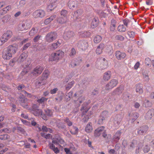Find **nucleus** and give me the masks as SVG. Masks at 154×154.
I'll return each instance as SVG.
<instances>
[{
    "mask_svg": "<svg viewBox=\"0 0 154 154\" xmlns=\"http://www.w3.org/2000/svg\"><path fill=\"white\" fill-rule=\"evenodd\" d=\"M17 48L15 46L13 45L9 46L6 50H4L2 53V58L5 60H9L11 58L12 55L16 52Z\"/></svg>",
    "mask_w": 154,
    "mask_h": 154,
    "instance_id": "nucleus-1",
    "label": "nucleus"
},
{
    "mask_svg": "<svg viewBox=\"0 0 154 154\" xmlns=\"http://www.w3.org/2000/svg\"><path fill=\"white\" fill-rule=\"evenodd\" d=\"M64 53L60 50L52 53L49 56V60L51 61L58 62L64 56Z\"/></svg>",
    "mask_w": 154,
    "mask_h": 154,
    "instance_id": "nucleus-2",
    "label": "nucleus"
},
{
    "mask_svg": "<svg viewBox=\"0 0 154 154\" xmlns=\"http://www.w3.org/2000/svg\"><path fill=\"white\" fill-rule=\"evenodd\" d=\"M12 35V32L10 30H8L5 33L0 39V46L7 42L11 37Z\"/></svg>",
    "mask_w": 154,
    "mask_h": 154,
    "instance_id": "nucleus-3",
    "label": "nucleus"
},
{
    "mask_svg": "<svg viewBox=\"0 0 154 154\" xmlns=\"http://www.w3.org/2000/svg\"><path fill=\"white\" fill-rule=\"evenodd\" d=\"M57 37V33L55 32H51L48 33L45 36V41L48 43L52 42L55 40Z\"/></svg>",
    "mask_w": 154,
    "mask_h": 154,
    "instance_id": "nucleus-4",
    "label": "nucleus"
},
{
    "mask_svg": "<svg viewBox=\"0 0 154 154\" xmlns=\"http://www.w3.org/2000/svg\"><path fill=\"white\" fill-rule=\"evenodd\" d=\"M19 103L21 106L26 108H28V100L23 94H21L18 97Z\"/></svg>",
    "mask_w": 154,
    "mask_h": 154,
    "instance_id": "nucleus-5",
    "label": "nucleus"
},
{
    "mask_svg": "<svg viewBox=\"0 0 154 154\" xmlns=\"http://www.w3.org/2000/svg\"><path fill=\"white\" fill-rule=\"evenodd\" d=\"M44 69L41 66H37L31 72V74L34 76H37L41 74Z\"/></svg>",
    "mask_w": 154,
    "mask_h": 154,
    "instance_id": "nucleus-6",
    "label": "nucleus"
},
{
    "mask_svg": "<svg viewBox=\"0 0 154 154\" xmlns=\"http://www.w3.org/2000/svg\"><path fill=\"white\" fill-rule=\"evenodd\" d=\"M46 13L42 9L35 11L33 13V16L35 18H42L45 15Z\"/></svg>",
    "mask_w": 154,
    "mask_h": 154,
    "instance_id": "nucleus-7",
    "label": "nucleus"
},
{
    "mask_svg": "<svg viewBox=\"0 0 154 154\" xmlns=\"http://www.w3.org/2000/svg\"><path fill=\"white\" fill-rule=\"evenodd\" d=\"M75 35V33L71 31H66L64 33L63 38L66 40L73 39Z\"/></svg>",
    "mask_w": 154,
    "mask_h": 154,
    "instance_id": "nucleus-8",
    "label": "nucleus"
},
{
    "mask_svg": "<svg viewBox=\"0 0 154 154\" xmlns=\"http://www.w3.org/2000/svg\"><path fill=\"white\" fill-rule=\"evenodd\" d=\"M31 26L30 24H28V23L26 22V24L25 23H23L20 24L18 25V29L20 31H23L24 30H27Z\"/></svg>",
    "mask_w": 154,
    "mask_h": 154,
    "instance_id": "nucleus-9",
    "label": "nucleus"
},
{
    "mask_svg": "<svg viewBox=\"0 0 154 154\" xmlns=\"http://www.w3.org/2000/svg\"><path fill=\"white\" fill-rule=\"evenodd\" d=\"M104 128V126L100 127L97 128L94 131V136L96 137L99 136L101 134H102Z\"/></svg>",
    "mask_w": 154,
    "mask_h": 154,
    "instance_id": "nucleus-10",
    "label": "nucleus"
},
{
    "mask_svg": "<svg viewBox=\"0 0 154 154\" xmlns=\"http://www.w3.org/2000/svg\"><path fill=\"white\" fill-rule=\"evenodd\" d=\"M78 2L76 0H70L68 2V5L70 9H72L78 6Z\"/></svg>",
    "mask_w": 154,
    "mask_h": 154,
    "instance_id": "nucleus-11",
    "label": "nucleus"
},
{
    "mask_svg": "<svg viewBox=\"0 0 154 154\" xmlns=\"http://www.w3.org/2000/svg\"><path fill=\"white\" fill-rule=\"evenodd\" d=\"M154 115V109H149L146 113L145 118L147 120L151 119Z\"/></svg>",
    "mask_w": 154,
    "mask_h": 154,
    "instance_id": "nucleus-12",
    "label": "nucleus"
},
{
    "mask_svg": "<svg viewBox=\"0 0 154 154\" xmlns=\"http://www.w3.org/2000/svg\"><path fill=\"white\" fill-rule=\"evenodd\" d=\"M148 130V127L144 125L140 127L138 129L137 133L140 135H142L146 133Z\"/></svg>",
    "mask_w": 154,
    "mask_h": 154,
    "instance_id": "nucleus-13",
    "label": "nucleus"
},
{
    "mask_svg": "<svg viewBox=\"0 0 154 154\" xmlns=\"http://www.w3.org/2000/svg\"><path fill=\"white\" fill-rule=\"evenodd\" d=\"M88 104L87 103H84L82 105L80 110L82 111V115H83L87 113L89 108L88 107Z\"/></svg>",
    "mask_w": 154,
    "mask_h": 154,
    "instance_id": "nucleus-14",
    "label": "nucleus"
},
{
    "mask_svg": "<svg viewBox=\"0 0 154 154\" xmlns=\"http://www.w3.org/2000/svg\"><path fill=\"white\" fill-rule=\"evenodd\" d=\"M116 86V80H111L110 82L107 84L105 88V89L108 90Z\"/></svg>",
    "mask_w": 154,
    "mask_h": 154,
    "instance_id": "nucleus-15",
    "label": "nucleus"
},
{
    "mask_svg": "<svg viewBox=\"0 0 154 154\" xmlns=\"http://www.w3.org/2000/svg\"><path fill=\"white\" fill-rule=\"evenodd\" d=\"M99 24V19L97 17H95L92 19L91 23V26L93 28L97 27Z\"/></svg>",
    "mask_w": 154,
    "mask_h": 154,
    "instance_id": "nucleus-16",
    "label": "nucleus"
},
{
    "mask_svg": "<svg viewBox=\"0 0 154 154\" xmlns=\"http://www.w3.org/2000/svg\"><path fill=\"white\" fill-rule=\"evenodd\" d=\"M79 47L82 50H85L88 46L87 43L85 41H80L78 43Z\"/></svg>",
    "mask_w": 154,
    "mask_h": 154,
    "instance_id": "nucleus-17",
    "label": "nucleus"
},
{
    "mask_svg": "<svg viewBox=\"0 0 154 154\" xmlns=\"http://www.w3.org/2000/svg\"><path fill=\"white\" fill-rule=\"evenodd\" d=\"M28 55L26 53L23 52L19 57L18 60V62L21 63L23 62L27 57Z\"/></svg>",
    "mask_w": 154,
    "mask_h": 154,
    "instance_id": "nucleus-18",
    "label": "nucleus"
},
{
    "mask_svg": "<svg viewBox=\"0 0 154 154\" xmlns=\"http://www.w3.org/2000/svg\"><path fill=\"white\" fill-rule=\"evenodd\" d=\"M136 92L140 94L143 92V88L142 84H137L136 85Z\"/></svg>",
    "mask_w": 154,
    "mask_h": 154,
    "instance_id": "nucleus-19",
    "label": "nucleus"
},
{
    "mask_svg": "<svg viewBox=\"0 0 154 154\" xmlns=\"http://www.w3.org/2000/svg\"><path fill=\"white\" fill-rule=\"evenodd\" d=\"M81 61V60H79L77 59H74V60H72L70 65L71 67H74L77 65H79Z\"/></svg>",
    "mask_w": 154,
    "mask_h": 154,
    "instance_id": "nucleus-20",
    "label": "nucleus"
},
{
    "mask_svg": "<svg viewBox=\"0 0 154 154\" xmlns=\"http://www.w3.org/2000/svg\"><path fill=\"white\" fill-rule=\"evenodd\" d=\"M105 46L104 44L103 43L100 44L98 45L96 50V53L97 54H100L102 52V50Z\"/></svg>",
    "mask_w": 154,
    "mask_h": 154,
    "instance_id": "nucleus-21",
    "label": "nucleus"
},
{
    "mask_svg": "<svg viewBox=\"0 0 154 154\" xmlns=\"http://www.w3.org/2000/svg\"><path fill=\"white\" fill-rule=\"evenodd\" d=\"M126 56V54L124 53L118 51H116V58L119 60L124 59L125 57Z\"/></svg>",
    "mask_w": 154,
    "mask_h": 154,
    "instance_id": "nucleus-22",
    "label": "nucleus"
},
{
    "mask_svg": "<svg viewBox=\"0 0 154 154\" xmlns=\"http://www.w3.org/2000/svg\"><path fill=\"white\" fill-rule=\"evenodd\" d=\"M57 21L58 23L60 24L65 23L67 22V17H59L57 18Z\"/></svg>",
    "mask_w": 154,
    "mask_h": 154,
    "instance_id": "nucleus-23",
    "label": "nucleus"
},
{
    "mask_svg": "<svg viewBox=\"0 0 154 154\" xmlns=\"http://www.w3.org/2000/svg\"><path fill=\"white\" fill-rule=\"evenodd\" d=\"M56 17V15H53L47 18L44 21V23L46 25H48Z\"/></svg>",
    "mask_w": 154,
    "mask_h": 154,
    "instance_id": "nucleus-24",
    "label": "nucleus"
},
{
    "mask_svg": "<svg viewBox=\"0 0 154 154\" xmlns=\"http://www.w3.org/2000/svg\"><path fill=\"white\" fill-rule=\"evenodd\" d=\"M60 44L61 43L58 41L56 43H52L50 46V49L52 51L54 50L60 46Z\"/></svg>",
    "mask_w": 154,
    "mask_h": 154,
    "instance_id": "nucleus-25",
    "label": "nucleus"
},
{
    "mask_svg": "<svg viewBox=\"0 0 154 154\" xmlns=\"http://www.w3.org/2000/svg\"><path fill=\"white\" fill-rule=\"evenodd\" d=\"M102 136L105 140H109L111 138V135L110 134H107L106 131L104 129L102 133Z\"/></svg>",
    "mask_w": 154,
    "mask_h": 154,
    "instance_id": "nucleus-26",
    "label": "nucleus"
},
{
    "mask_svg": "<svg viewBox=\"0 0 154 154\" xmlns=\"http://www.w3.org/2000/svg\"><path fill=\"white\" fill-rule=\"evenodd\" d=\"M83 14V11L81 9H79L75 12V16L76 19L80 18V17Z\"/></svg>",
    "mask_w": 154,
    "mask_h": 154,
    "instance_id": "nucleus-27",
    "label": "nucleus"
},
{
    "mask_svg": "<svg viewBox=\"0 0 154 154\" xmlns=\"http://www.w3.org/2000/svg\"><path fill=\"white\" fill-rule=\"evenodd\" d=\"M111 77V72L108 71L104 73L103 78L104 80L105 81H108L110 78Z\"/></svg>",
    "mask_w": 154,
    "mask_h": 154,
    "instance_id": "nucleus-28",
    "label": "nucleus"
},
{
    "mask_svg": "<svg viewBox=\"0 0 154 154\" xmlns=\"http://www.w3.org/2000/svg\"><path fill=\"white\" fill-rule=\"evenodd\" d=\"M38 31V29L36 27H33L29 32L30 36H33L36 34Z\"/></svg>",
    "mask_w": 154,
    "mask_h": 154,
    "instance_id": "nucleus-29",
    "label": "nucleus"
},
{
    "mask_svg": "<svg viewBox=\"0 0 154 154\" xmlns=\"http://www.w3.org/2000/svg\"><path fill=\"white\" fill-rule=\"evenodd\" d=\"M10 18L11 16L10 15H5L1 18L2 21L3 22V23H7L10 20Z\"/></svg>",
    "mask_w": 154,
    "mask_h": 154,
    "instance_id": "nucleus-30",
    "label": "nucleus"
},
{
    "mask_svg": "<svg viewBox=\"0 0 154 154\" xmlns=\"http://www.w3.org/2000/svg\"><path fill=\"white\" fill-rule=\"evenodd\" d=\"M92 129L93 128L91 126V122H89L85 127V131L86 132L89 133L92 131Z\"/></svg>",
    "mask_w": 154,
    "mask_h": 154,
    "instance_id": "nucleus-31",
    "label": "nucleus"
},
{
    "mask_svg": "<svg viewBox=\"0 0 154 154\" xmlns=\"http://www.w3.org/2000/svg\"><path fill=\"white\" fill-rule=\"evenodd\" d=\"M86 113H85L84 115L82 116H84V118H83V121L84 122H86L87 121L89 118V116H91V115L92 114L91 111H89L88 112V113H87V114H86Z\"/></svg>",
    "mask_w": 154,
    "mask_h": 154,
    "instance_id": "nucleus-32",
    "label": "nucleus"
},
{
    "mask_svg": "<svg viewBox=\"0 0 154 154\" xmlns=\"http://www.w3.org/2000/svg\"><path fill=\"white\" fill-rule=\"evenodd\" d=\"M139 115L137 112H134L132 113L130 116L131 118L132 119V122L135 121L138 117Z\"/></svg>",
    "mask_w": 154,
    "mask_h": 154,
    "instance_id": "nucleus-33",
    "label": "nucleus"
},
{
    "mask_svg": "<svg viewBox=\"0 0 154 154\" xmlns=\"http://www.w3.org/2000/svg\"><path fill=\"white\" fill-rule=\"evenodd\" d=\"M116 28V21L114 19H112L111 20V24L110 26V30L112 31H114Z\"/></svg>",
    "mask_w": 154,
    "mask_h": 154,
    "instance_id": "nucleus-34",
    "label": "nucleus"
},
{
    "mask_svg": "<svg viewBox=\"0 0 154 154\" xmlns=\"http://www.w3.org/2000/svg\"><path fill=\"white\" fill-rule=\"evenodd\" d=\"M75 83V81L72 80L69 82L67 85H65L66 89L67 90H69L73 86Z\"/></svg>",
    "mask_w": 154,
    "mask_h": 154,
    "instance_id": "nucleus-35",
    "label": "nucleus"
},
{
    "mask_svg": "<svg viewBox=\"0 0 154 154\" xmlns=\"http://www.w3.org/2000/svg\"><path fill=\"white\" fill-rule=\"evenodd\" d=\"M33 114L35 116H38L42 115V111L41 109H37L32 111Z\"/></svg>",
    "mask_w": 154,
    "mask_h": 154,
    "instance_id": "nucleus-36",
    "label": "nucleus"
},
{
    "mask_svg": "<svg viewBox=\"0 0 154 154\" xmlns=\"http://www.w3.org/2000/svg\"><path fill=\"white\" fill-rule=\"evenodd\" d=\"M118 30L120 32H125L126 30V28L124 25H120L118 27Z\"/></svg>",
    "mask_w": 154,
    "mask_h": 154,
    "instance_id": "nucleus-37",
    "label": "nucleus"
},
{
    "mask_svg": "<svg viewBox=\"0 0 154 154\" xmlns=\"http://www.w3.org/2000/svg\"><path fill=\"white\" fill-rule=\"evenodd\" d=\"M108 65L107 61L102 62L100 65V67L102 69H105L107 68Z\"/></svg>",
    "mask_w": 154,
    "mask_h": 154,
    "instance_id": "nucleus-38",
    "label": "nucleus"
},
{
    "mask_svg": "<svg viewBox=\"0 0 154 154\" xmlns=\"http://www.w3.org/2000/svg\"><path fill=\"white\" fill-rule=\"evenodd\" d=\"M102 38L99 35H97L95 36L94 41L95 43H98L100 42L102 40Z\"/></svg>",
    "mask_w": 154,
    "mask_h": 154,
    "instance_id": "nucleus-39",
    "label": "nucleus"
},
{
    "mask_svg": "<svg viewBox=\"0 0 154 154\" xmlns=\"http://www.w3.org/2000/svg\"><path fill=\"white\" fill-rule=\"evenodd\" d=\"M10 138V136L7 134L0 135V140H6Z\"/></svg>",
    "mask_w": 154,
    "mask_h": 154,
    "instance_id": "nucleus-40",
    "label": "nucleus"
},
{
    "mask_svg": "<svg viewBox=\"0 0 154 154\" xmlns=\"http://www.w3.org/2000/svg\"><path fill=\"white\" fill-rule=\"evenodd\" d=\"M49 75V72L47 70H45L42 73V77L44 79H47Z\"/></svg>",
    "mask_w": 154,
    "mask_h": 154,
    "instance_id": "nucleus-41",
    "label": "nucleus"
},
{
    "mask_svg": "<svg viewBox=\"0 0 154 154\" xmlns=\"http://www.w3.org/2000/svg\"><path fill=\"white\" fill-rule=\"evenodd\" d=\"M78 131V129L75 127H73L70 130L71 133L73 134H76Z\"/></svg>",
    "mask_w": 154,
    "mask_h": 154,
    "instance_id": "nucleus-42",
    "label": "nucleus"
},
{
    "mask_svg": "<svg viewBox=\"0 0 154 154\" xmlns=\"http://www.w3.org/2000/svg\"><path fill=\"white\" fill-rule=\"evenodd\" d=\"M100 116L102 118L103 117V118L105 120V119L107 118L109 116L108 112L106 111H104L101 113Z\"/></svg>",
    "mask_w": 154,
    "mask_h": 154,
    "instance_id": "nucleus-43",
    "label": "nucleus"
},
{
    "mask_svg": "<svg viewBox=\"0 0 154 154\" xmlns=\"http://www.w3.org/2000/svg\"><path fill=\"white\" fill-rule=\"evenodd\" d=\"M76 51L75 49L74 48H72L70 52L69 55L70 57L73 58L76 55Z\"/></svg>",
    "mask_w": 154,
    "mask_h": 154,
    "instance_id": "nucleus-44",
    "label": "nucleus"
},
{
    "mask_svg": "<svg viewBox=\"0 0 154 154\" xmlns=\"http://www.w3.org/2000/svg\"><path fill=\"white\" fill-rule=\"evenodd\" d=\"M64 122L67 125L70 126L72 125V123L71 122L69 119L67 117L65 118L63 120Z\"/></svg>",
    "mask_w": 154,
    "mask_h": 154,
    "instance_id": "nucleus-45",
    "label": "nucleus"
},
{
    "mask_svg": "<svg viewBox=\"0 0 154 154\" xmlns=\"http://www.w3.org/2000/svg\"><path fill=\"white\" fill-rule=\"evenodd\" d=\"M143 105L144 106L146 107H147L151 106V104L149 100L145 99L144 101Z\"/></svg>",
    "mask_w": 154,
    "mask_h": 154,
    "instance_id": "nucleus-46",
    "label": "nucleus"
},
{
    "mask_svg": "<svg viewBox=\"0 0 154 154\" xmlns=\"http://www.w3.org/2000/svg\"><path fill=\"white\" fill-rule=\"evenodd\" d=\"M45 116H51L52 115V112L49 109H46L45 110Z\"/></svg>",
    "mask_w": 154,
    "mask_h": 154,
    "instance_id": "nucleus-47",
    "label": "nucleus"
},
{
    "mask_svg": "<svg viewBox=\"0 0 154 154\" xmlns=\"http://www.w3.org/2000/svg\"><path fill=\"white\" fill-rule=\"evenodd\" d=\"M47 99V98H46L43 97H42L41 98L38 100L37 101L38 103H44L45 101H46Z\"/></svg>",
    "mask_w": 154,
    "mask_h": 154,
    "instance_id": "nucleus-48",
    "label": "nucleus"
},
{
    "mask_svg": "<svg viewBox=\"0 0 154 154\" xmlns=\"http://www.w3.org/2000/svg\"><path fill=\"white\" fill-rule=\"evenodd\" d=\"M127 34L130 38H133L135 36V34L134 32L131 31H128Z\"/></svg>",
    "mask_w": 154,
    "mask_h": 154,
    "instance_id": "nucleus-49",
    "label": "nucleus"
},
{
    "mask_svg": "<svg viewBox=\"0 0 154 154\" xmlns=\"http://www.w3.org/2000/svg\"><path fill=\"white\" fill-rule=\"evenodd\" d=\"M17 60V59L16 58H14L11 60L9 62V65L12 66H13L14 64L16 61Z\"/></svg>",
    "mask_w": 154,
    "mask_h": 154,
    "instance_id": "nucleus-50",
    "label": "nucleus"
},
{
    "mask_svg": "<svg viewBox=\"0 0 154 154\" xmlns=\"http://www.w3.org/2000/svg\"><path fill=\"white\" fill-rule=\"evenodd\" d=\"M67 11L66 10H62L60 14L61 16H62L64 17H67Z\"/></svg>",
    "mask_w": 154,
    "mask_h": 154,
    "instance_id": "nucleus-51",
    "label": "nucleus"
},
{
    "mask_svg": "<svg viewBox=\"0 0 154 154\" xmlns=\"http://www.w3.org/2000/svg\"><path fill=\"white\" fill-rule=\"evenodd\" d=\"M150 149V147L148 145H146L143 148V151L144 153L148 152Z\"/></svg>",
    "mask_w": 154,
    "mask_h": 154,
    "instance_id": "nucleus-52",
    "label": "nucleus"
},
{
    "mask_svg": "<svg viewBox=\"0 0 154 154\" xmlns=\"http://www.w3.org/2000/svg\"><path fill=\"white\" fill-rule=\"evenodd\" d=\"M138 143L137 141L136 140H133L130 146L131 147H133L136 145Z\"/></svg>",
    "mask_w": 154,
    "mask_h": 154,
    "instance_id": "nucleus-53",
    "label": "nucleus"
},
{
    "mask_svg": "<svg viewBox=\"0 0 154 154\" xmlns=\"http://www.w3.org/2000/svg\"><path fill=\"white\" fill-rule=\"evenodd\" d=\"M106 52L110 55H111L112 53L113 50L111 46H109L108 48H107L106 49Z\"/></svg>",
    "mask_w": 154,
    "mask_h": 154,
    "instance_id": "nucleus-54",
    "label": "nucleus"
},
{
    "mask_svg": "<svg viewBox=\"0 0 154 154\" xmlns=\"http://www.w3.org/2000/svg\"><path fill=\"white\" fill-rule=\"evenodd\" d=\"M54 5L53 4H50L47 6V9L48 11H51L54 8V7H53Z\"/></svg>",
    "mask_w": 154,
    "mask_h": 154,
    "instance_id": "nucleus-55",
    "label": "nucleus"
},
{
    "mask_svg": "<svg viewBox=\"0 0 154 154\" xmlns=\"http://www.w3.org/2000/svg\"><path fill=\"white\" fill-rule=\"evenodd\" d=\"M104 120V119L103 118H102L101 116H100L97 121L98 124L100 125L102 124Z\"/></svg>",
    "mask_w": 154,
    "mask_h": 154,
    "instance_id": "nucleus-56",
    "label": "nucleus"
},
{
    "mask_svg": "<svg viewBox=\"0 0 154 154\" xmlns=\"http://www.w3.org/2000/svg\"><path fill=\"white\" fill-rule=\"evenodd\" d=\"M43 84L44 83L42 82V80L38 81L35 83V85L38 87H39L41 85H43Z\"/></svg>",
    "mask_w": 154,
    "mask_h": 154,
    "instance_id": "nucleus-57",
    "label": "nucleus"
},
{
    "mask_svg": "<svg viewBox=\"0 0 154 154\" xmlns=\"http://www.w3.org/2000/svg\"><path fill=\"white\" fill-rule=\"evenodd\" d=\"M41 35H38L35 36L33 40L35 42H36L40 39L41 37Z\"/></svg>",
    "mask_w": 154,
    "mask_h": 154,
    "instance_id": "nucleus-58",
    "label": "nucleus"
},
{
    "mask_svg": "<svg viewBox=\"0 0 154 154\" xmlns=\"http://www.w3.org/2000/svg\"><path fill=\"white\" fill-rule=\"evenodd\" d=\"M42 129L43 131H45V132H48V131H49V130L50 132H51L50 131H52V130L51 129H50L49 128H47V127L46 126H42Z\"/></svg>",
    "mask_w": 154,
    "mask_h": 154,
    "instance_id": "nucleus-59",
    "label": "nucleus"
},
{
    "mask_svg": "<svg viewBox=\"0 0 154 154\" xmlns=\"http://www.w3.org/2000/svg\"><path fill=\"white\" fill-rule=\"evenodd\" d=\"M124 39V37L121 35H118L116 36V40L120 41H123Z\"/></svg>",
    "mask_w": 154,
    "mask_h": 154,
    "instance_id": "nucleus-60",
    "label": "nucleus"
},
{
    "mask_svg": "<svg viewBox=\"0 0 154 154\" xmlns=\"http://www.w3.org/2000/svg\"><path fill=\"white\" fill-rule=\"evenodd\" d=\"M73 94V92L72 91H70L66 95V97H68V98H67V99L69 100L70 98L72 97V95Z\"/></svg>",
    "mask_w": 154,
    "mask_h": 154,
    "instance_id": "nucleus-61",
    "label": "nucleus"
},
{
    "mask_svg": "<svg viewBox=\"0 0 154 154\" xmlns=\"http://www.w3.org/2000/svg\"><path fill=\"white\" fill-rule=\"evenodd\" d=\"M20 143L22 145H24V147L26 148H30V145L29 143H27V144H25L23 141L20 142Z\"/></svg>",
    "mask_w": 154,
    "mask_h": 154,
    "instance_id": "nucleus-62",
    "label": "nucleus"
},
{
    "mask_svg": "<svg viewBox=\"0 0 154 154\" xmlns=\"http://www.w3.org/2000/svg\"><path fill=\"white\" fill-rule=\"evenodd\" d=\"M137 144V147H139L140 148H141L143 145V141H142L141 142H138Z\"/></svg>",
    "mask_w": 154,
    "mask_h": 154,
    "instance_id": "nucleus-63",
    "label": "nucleus"
},
{
    "mask_svg": "<svg viewBox=\"0 0 154 154\" xmlns=\"http://www.w3.org/2000/svg\"><path fill=\"white\" fill-rule=\"evenodd\" d=\"M58 90V89L57 88H55L51 90L50 92L51 94H55Z\"/></svg>",
    "mask_w": 154,
    "mask_h": 154,
    "instance_id": "nucleus-64",
    "label": "nucleus"
}]
</instances>
